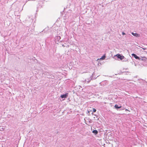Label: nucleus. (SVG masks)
Segmentation results:
<instances>
[{
	"instance_id": "1",
	"label": "nucleus",
	"mask_w": 147,
	"mask_h": 147,
	"mask_svg": "<svg viewBox=\"0 0 147 147\" xmlns=\"http://www.w3.org/2000/svg\"><path fill=\"white\" fill-rule=\"evenodd\" d=\"M133 57H134L136 59H138L140 61H145L146 59H147L146 58V57H142L140 56V57H139L136 54L134 53H132L131 55Z\"/></svg>"
},
{
	"instance_id": "2",
	"label": "nucleus",
	"mask_w": 147,
	"mask_h": 147,
	"mask_svg": "<svg viewBox=\"0 0 147 147\" xmlns=\"http://www.w3.org/2000/svg\"><path fill=\"white\" fill-rule=\"evenodd\" d=\"M115 57H117V58L120 59V60H122L124 58V56L120 54H117L114 56Z\"/></svg>"
},
{
	"instance_id": "3",
	"label": "nucleus",
	"mask_w": 147,
	"mask_h": 147,
	"mask_svg": "<svg viewBox=\"0 0 147 147\" xmlns=\"http://www.w3.org/2000/svg\"><path fill=\"white\" fill-rule=\"evenodd\" d=\"M68 93H66L64 94L61 95L60 96V97L62 98H66L68 96Z\"/></svg>"
},
{
	"instance_id": "4",
	"label": "nucleus",
	"mask_w": 147,
	"mask_h": 147,
	"mask_svg": "<svg viewBox=\"0 0 147 147\" xmlns=\"http://www.w3.org/2000/svg\"><path fill=\"white\" fill-rule=\"evenodd\" d=\"M131 34L137 37H140V34L137 33H134L133 32H132L131 33Z\"/></svg>"
},
{
	"instance_id": "5",
	"label": "nucleus",
	"mask_w": 147,
	"mask_h": 147,
	"mask_svg": "<svg viewBox=\"0 0 147 147\" xmlns=\"http://www.w3.org/2000/svg\"><path fill=\"white\" fill-rule=\"evenodd\" d=\"M121 107V106H119L117 104L115 105V108L117 109V110H118L119 109H120Z\"/></svg>"
},
{
	"instance_id": "6",
	"label": "nucleus",
	"mask_w": 147,
	"mask_h": 147,
	"mask_svg": "<svg viewBox=\"0 0 147 147\" xmlns=\"http://www.w3.org/2000/svg\"><path fill=\"white\" fill-rule=\"evenodd\" d=\"M106 57V56L105 55H103L100 59L102 60H103L105 59Z\"/></svg>"
},
{
	"instance_id": "7",
	"label": "nucleus",
	"mask_w": 147,
	"mask_h": 147,
	"mask_svg": "<svg viewBox=\"0 0 147 147\" xmlns=\"http://www.w3.org/2000/svg\"><path fill=\"white\" fill-rule=\"evenodd\" d=\"M92 133L95 135H96L98 133V131L96 130H94L92 131Z\"/></svg>"
},
{
	"instance_id": "8",
	"label": "nucleus",
	"mask_w": 147,
	"mask_h": 147,
	"mask_svg": "<svg viewBox=\"0 0 147 147\" xmlns=\"http://www.w3.org/2000/svg\"><path fill=\"white\" fill-rule=\"evenodd\" d=\"M123 62H125V61H128V60L126 58H125V57H124V58L123 59Z\"/></svg>"
},
{
	"instance_id": "9",
	"label": "nucleus",
	"mask_w": 147,
	"mask_h": 147,
	"mask_svg": "<svg viewBox=\"0 0 147 147\" xmlns=\"http://www.w3.org/2000/svg\"><path fill=\"white\" fill-rule=\"evenodd\" d=\"M92 110H93L92 111H93V112H95L96 111V110L95 109L93 108ZM93 112H92V114L93 115Z\"/></svg>"
},
{
	"instance_id": "10",
	"label": "nucleus",
	"mask_w": 147,
	"mask_h": 147,
	"mask_svg": "<svg viewBox=\"0 0 147 147\" xmlns=\"http://www.w3.org/2000/svg\"><path fill=\"white\" fill-rule=\"evenodd\" d=\"M93 74H92V76H90V78H91V79L90 80H93L94 79H95L96 78H93Z\"/></svg>"
},
{
	"instance_id": "11",
	"label": "nucleus",
	"mask_w": 147,
	"mask_h": 147,
	"mask_svg": "<svg viewBox=\"0 0 147 147\" xmlns=\"http://www.w3.org/2000/svg\"><path fill=\"white\" fill-rule=\"evenodd\" d=\"M88 122L89 123H91L92 122V120L91 119H88Z\"/></svg>"
},
{
	"instance_id": "12",
	"label": "nucleus",
	"mask_w": 147,
	"mask_h": 147,
	"mask_svg": "<svg viewBox=\"0 0 147 147\" xmlns=\"http://www.w3.org/2000/svg\"><path fill=\"white\" fill-rule=\"evenodd\" d=\"M56 39L58 40H59L61 39V37L60 36H57V37Z\"/></svg>"
},
{
	"instance_id": "13",
	"label": "nucleus",
	"mask_w": 147,
	"mask_h": 147,
	"mask_svg": "<svg viewBox=\"0 0 147 147\" xmlns=\"http://www.w3.org/2000/svg\"><path fill=\"white\" fill-rule=\"evenodd\" d=\"M46 32L45 31V29H44L42 32H44V33H45Z\"/></svg>"
},
{
	"instance_id": "14",
	"label": "nucleus",
	"mask_w": 147,
	"mask_h": 147,
	"mask_svg": "<svg viewBox=\"0 0 147 147\" xmlns=\"http://www.w3.org/2000/svg\"><path fill=\"white\" fill-rule=\"evenodd\" d=\"M122 34L123 35L125 34V33L124 32H122Z\"/></svg>"
},
{
	"instance_id": "15",
	"label": "nucleus",
	"mask_w": 147,
	"mask_h": 147,
	"mask_svg": "<svg viewBox=\"0 0 147 147\" xmlns=\"http://www.w3.org/2000/svg\"><path fill=\"white\" fill-rule=\"evenodd\" d=\"M30 22H32L33 21V20L32 19V18L31 17V19L30 20Z\"/></svg>"
},
{
	"instance_id": "16",
	"label": "nucleus",
	"mask_w": 147,
	"mask_h": 147,
	"mask_svg": "<svg viewBox=\"0 0 147 147\" xmlns=\"http://www.w3.org/2000/svg\"><path fill=\"white\" fill-rule=\"evenodd\" d=\"M31 17H28V18H27V20H28V19L29 18H30Z\"/></svg>"
},
{
	"instance_id": "17",
	"label": "nucleus",
	"mask_w": 147,
	"mask_h": 147,
	"mask_svg": "<svg viewBox=\"0 0 147 147\" xmlns=\"http://www.w3.org/2000/svg\"><path fill=\"white\" fill-rule=\"evenodd\" d=\"M90 80H88V82H88V83H89V82H90Z\"/></svg>"
},
{
	"instance_id": "18",
	"label": "nucleus",
	"mask_w": 147,
	"mask_h": 147,
	"mask_svg": "<svg viewBox=\"0 0 147 147\" xmlns=\"http://www.w3.org/2000/svg\"><path fill=\"white\" fill-rule=\"evenodd\" d=\"M98 119H98H98H97V120H98Z\"/></svg>"
}]
</instances>
